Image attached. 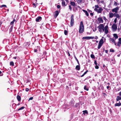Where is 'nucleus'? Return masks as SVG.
Returning a JSON list of instances; mask_svg holds the SVG:
<instances>
[{
	"label": "nucleus",
	"instance_id": "nucleus-34",
	"mask_svg": "<svg viewBox=\"0 0 121 121\" xmlns=\"http://www.w3.org/2000/svg\"><path fill=\"white\" fill-rule=\"evenodd\" d=\"M3 7H6V6L5 5H3L1 6L0 7L1 8Z\"/></svg>",
	"mask_w": 121,
	"mask_h": 121
},
{
	"label": "nucleus",
	"instance_id": "nucleus-55",
	"mask_svg": "<svg viewBox=\"0 0 121 121\" xmlns=\"http://www.w3.org/2000/svg\"><path fill=\"white\" fill-rule=\"evenodd\" d=\"M34 52H37V50L36 49L35 50Z\"/></svg>",
	"mask_w": 121,
	"mask_h": 121
},
{
	"label": "nucleus",
	"instance_id": "nucleus-38",
	"mask_svg": "<svg viewBox=\"0 0 121 121\" xmlns=\"http://www.w3.org/2000/svg\"><path fill=\"white\" fill-rule=\"evenodd\" d=\"M95 8H99L98 5H95Z\"/></svg>",
	"mask_w": 121,
	"mask_h": 121
},
{
	"label": "nucleus",
	"instance_id": "nucleus-27",
	"mask_svg": "<svg viewBox=\"0 0 121 121\" xmlns=\"http://www.w3.org/2000/svg\"><path fill=\"white\" fill-rule=\"evenodd\" d=\"M78 3H81L82 0H76Z\"/></svg>",
	"mask_w": 121,
	"mask_h": 121
},
{
	"label": "nucleus",
	"instance_id": "nucleus-52",
	"mask_svg": "<svg viewBox=\"0 0 121 121\" xmlns=\"http://www.w3.org/2000/svg\"><path fill=\"white\" fill-rule=\"evenodd\" d=\"M87 72V71H86L85 72V73H84V74H86V73Z\"/></svg>",
	"mask_w": 121,
	"mask_h": 121
},
{
	"label": "nucleus",
	"instance_id": "nucleus-1",
	"mask_svg": "<svg viewBox=\"0 0 121 121\" xmlns=\"http://www.w3.org/2000/svg\"><path fill=\"white\" fill-rule=\"evenodd\" d=\"M84 28L83 25V22L82 21L80 22V26L79 32L80 33H82L84 31Z\"/></svg>",
	"mask_w": 121,
	"mask_h": 121
},
{
	"label": "nucleus",
	"instance_id": "nucleus-62",
	"mask_svg": "<svg viewBox=\"0 0 121 121\" xmlns=\"http://www.w3.org/2000/svg\"><path fill=\"white\" fill-rule=\"evenodd\" d=\"M36 4H37L36 2L37 1V0H36Z\"/></svg>",
	"mask_w": 121,
	"mask_h": 121
},
{
	"label": "nucleus",
	"instance_id": "nucleus-13",
	"mask_svg": "<svg viewBox=\"0 0 121 121\" xmlns=\"http://www.w3.org/2000/svg\"><path fill=\"white\" fill-rule=\"evenodd\" d=\"M110 41L111 43H113L115 44V45H116V43L115 42V41L112 38H110Z\"/></svg>",
	"mask_w": 121,
	"mask_h": 121
},
{
	"label": "nucleus",
	"instance_id": "nucleus-2",
	"mask_svg": "<svg viewBox=\"0 0 121 121\" xmlns=\"http://www.w3.org/2000/svg\"><path fill=\"white\" fill-rule=\"evenodd\" d=\"M99 31L100 32H103L104 30V25L103 24H100L97 27Z\"/></svg>",
	"mask_w": 121,
	"mask_h": 121
},
{
	"label": "nucleus",
	"instance_id": "nucleus-63",
	"mask_svg": "<svg viewBox=\"0 0 121 121\" xmlns=\"http://www.w3.org/2000/svg\"><path fill=\"white\" fill-rule=\"evenodd\" d=\"M96 43H98V41H96Z\"/></svg>",
	"mask_w": 121,
	"mask_h": 121
},
{
	"label": "nucleus",
	"instance_id": "nucleus-45",
	"mask_svg": "<svg viewBox=\"0 0 121 121\" xmlns=\"http://www.w3.org/2000/svg\"><path fill=\"white\" fill-rule=\"evenodd\" d=\"M94 63L96 65H97V63L96 60L94 62Z\"/></svg>",
	"mask_w": 121,
	"mask_h": 121
},
{
	"label": "nucleus",
	"instance_id": "nucleus-6",
	"mask_svg": "<svg viewBox=\"0 0 121 121\" xmlns=\"http://www.w3.org/2000/svg\"><path fill=\"white\" fill-rule=\"evenodd\" d=\"M74 21L73 15H72L71 17L70 25L71 26H73V25Z\"/></svg>",
	"mask_w": 121,
	"mask_h": 121
},
{
	"label": "nucleus",
	"instance_id": "nucleus-36",
	"mask_svg": "<svg viewBox=\"0 0 121 121\" xmlns=\"http://www.w3.org/2000/svg\"><path fill=\"white\" fill-rule=\"evenodd\" d=\"M33 5L34 7H36V5H37V4H35L33 3Z\"/></svg>",
	"mask_w": 121,
	"mask_h": 121
},
{
	"label": "nucleus",
	"instance_id": "nucleus-26",
	"mask_svg": "<svg viewBox=\"0 0 121 121\" xmlns=\"http://www.w3.org/2000/svg\"><path fill=\"white\" fill-rule=\"evenodd\" d=\"M84 89L87 91H88V88L86 86H84Z\"/></svg>",
	"mask_w": 121,
	"mask_h": 121
},
{
	"label": "nucleus",
	"instance_id": "nucleus-60",
	"mask_svg": "<svg viewBox=\"0 0 121 121\" xmlns=\"http://www.w3.org/2000/svg\"><path fill=\"white\" fill-rule=\"evenodd\" d=\"M77 61L78 63V64L79 62V61H78H78Z\"/></svg>",
	"mask_w": 121,
	"mask_h": 121
},
{
	"label": "nucleus",
	"instance_id": "nucleus-37",
	"mask_svg": "<svg viewBox=\"0 0 121 121\" xmlns=\"http://www.w3.org/2000/svg\"><path fill=\"white\" fill-rule=\"evenodd\" d=\"M95 68L96 69H98L99 68V67L97 65H96V66H95Z\"/></svg>",
	"mask_w": 121,
	"mask_h": 121
},
{
	"label": "nucleus",
	"instance_id": "nucleus-64",
	"mask_svg": "<svg viewBox=\"0 0 121 121\" xmlns=\"http://www.w3.org/2000/svg\"><path fill=\"white\" fill-rule=\"evenodd\" d=\"M120 28H121V26H120Z\"/></svg>",
	"mask_w": 121,
	"mask_h": 121
},
{
	"label": "nucleus",
	"instance_id": "nucleus-30",
	"mask_svg": "<svg viewBox=\"0 0 121 121\" xmlns=\"http://www.w3.org/2000/svg\"><path fill=\"white\" fill-rule=\"evenodd\" d=\"M24 107H21V108H19V109H18V110L19 111V110H21L23 109H24Z\"/></svg>",
	"mask_w": 121,
	"mask_h": 121
},
{
	"label": "nucleus",
	"instance_id": "nucleus-47",
	"mask_svg": "<svg viewBox=\"0 0 121 121\" xmlns=\"http://www.w3.org/2000/svg\"><path fill=\"white\" fill-rule=\"evenodd\" d=\"M26 91H28L29 90V89L27 88H26L25 89Z\"/></svg>",
	"mask_w": 121,
	"mask_h": 121
},
{
	"label": "nucleus",
	"instance_id": "nucleus-58",
	"mask_svg": "<svg viewBox=\"0 0 121 121\" xmlns=\"http://www.w3.org/2000/svg\"><path fill=\"white\" fill-rule=\"evenodd\" d=\"M13 58L14 59H16L17 58V57H14Z\"/></svg>",
	"mask_w": 121,
	"mask_h": 121
},
{
	"label": "nucleus",
	"instance_id": "nucleus-46",
	"mask_svg": "<svg viewBox=\"0 0 121 121\" xmlns=\"http://www.w3.org/2000/svg\"><path fill=\"white\" fill-rule=\"evenodd\" d=\"M98 39V37L96 36L95 37H94V39Z\"/></svg>",
	"mask_w": 121,
	"mask_h": 121
},
{
	"label": "nucleus",
	"instance_id": "nucleus-22",
	"mask_svg": "<svg viewBox=\"0 0 121 121\" xmlns=\"http://www.w3.org/2000/svg\"><path fill=\"white\" fill-rule=\"evenodd\" d=\"M17 98L18 100L19 101H20L21 99V98L20 96L19 95H18L17 96Z\"/></svg>",
	"mask_w": 121,
	"mask_h": 121
},
{
	"label": "nucleus",
	"instance_id": "nucleus-11",
	"mask_svg": "<svg viewBox=\"0 0 121 121\" xmlns=\"http://www.w3.org/2000/svg\"><path fill=\"white\" fill-rule=\"evenodd\" d=\"M42 19V17H37L36 19V22H39Z\"/></svg>",
	"mask_w": 121,
	"mask_h": 121
},
{
	"label": "nucleus",
	"instance_id": "nucleus-19",
	"mask_svg": "<svg viewBox=\"0 0 121 121\" xmlns=\"http://www.w3.org/2000/svg\"><path fill=\"white\" fill-rule=\"evenodd\" d=\"M114 37L115 38V39L118 38V36L116 34H114L113 35Z\"/></svg>",
	"mask_w": 121,
	"mask_h": 121
},
{
	"label": "nucleus",
	"instance_id": "nucleus-20",
	"mask_svg": "<svg viewBox=\"0 0 121 121\" xmlns=\"http://www.w3.org/2000/svg\"><path fill=\"white\" fill-rule=\"evenodd\" d=\"M116 100L117 101H118L120 100H121V97L119 96H117V98Z\"/></svg>",
	"mask_w": 121,
	"mask_h": 121
},
{
	"label": "nucleus",
	"instance_id": "nucleus-31",
	"mask_svg": "<svg viewBox=\"0 0 121 121\" xmlns=\"http://www.w3.org/2000/svg\"><path fill=\"white\" fill-rule=\"evenodd\" d=\"M91 57L93 58H95V56L93 54H91Z\"/></svg>",
	"mask_w": 121,
	"mask_h": 121
},
{
	"label": "nucleus",
	"instance_id": "nucleus-32",
	"mask_svg": "<svg viewBox=\"0 0 121 121\" xmlns=\"http://www.w3.org/2000/svg\"><path fill=\"white\" fill-rule=\"evenodd\" d=\"M117 18H116L114 20V24H115V23H116L117 21Z\"/></svg>",
	"mask_w": 121,
	"mask_h": 121
},
{
	"label": "nucleus",
	"instance_id": "nucleus-57",
	"mask_svg": "<svg viewBox=\"0 0 121 121\" xmlns=\"http://www.w3.org/2000/svg\"><path fill=\"white\" fill-rule=\"evenodd\" d=\"M2 72L1 71H0V74H1V73ZM2 76L1 75H0V76Z\"/></svg>",
	"mask_w": 121,
	"mask_h": 121
},
{
	"label": "nucleus",
	"instance_id": "nucleus-9",
	"mask_svg": "<svg viewBox=\"0 0 121 121\" xmlns=\"http://www.w3.org/2000/svg\"><path fill=\"white\" fill-rule=\"evenodd\" d=\"M98 21L99 23H103V21L101 17H99L98 19Z\"/></svg>",
	"mask_w": 121,
	"mask_h": 121
},
{
	"label": "nucleus",
	"instance_id": "nucleus-10",
	"mask_svg": "<svg viewBox=\"0 0 121 121\" xmlns=\"http://www.w3.org/2000/svg\"><path fill=\"white\" fill-rule=\"evenodd\" d=\"M118 40L119 41L117 42V45L119 47H120L121 45V38H119Z\"/></svg>",
	"mask_w": 121,
	"mask_h": 121
},
{
	"label": "nucleus",
	"instance_id": "nucleus-42",
	"mask_svg": "<svg viewBox=\"0 0 121 121\" xmlns=\"http://www.w3.org/2000/svg\"><path fill=\"white\" fill-rule=\"evenodd\" d=\"M107 89L108 90H110L111 89V88L109 86H107Z\"/></svg>",
	"mask_w": 121,
	"mask_h": 121
},
{
	"label": "nucleus",
	"instance_id": "nucleus-4",
	"mask_svg": "<svg viewBox=\"0 0 121 121\" xmlns=\"http://www.w3.org/2000/svg\"><path fill=\"white\" fill-rule=\"evenodd\" d=\"M112 28L113 31H116L117 28V25L115 24H113L112 26Z\"/></svg>",
	"mask_w": 121,
	"mask_h": 121
},
{
	"label": "nucleus",
	"instance_id": "nucleus-25",
	"mask_svg": "<svg viewBox=\"0 0 121 121\" xmlns=\"http://www.w3.org/2000/svg\"><path fill=\"white\" fill-rule=\"evenodd\" d=\"M83 114H85V113L87 114L88 113L87 111L86 110L83 111Z\"/></svg>",
	"mask_w": 121,
	"mask_h": 121
},
{
	"label": "nucleus",
	"instance_id": "nucleus-61",
	"mask_svg": "<svg viewBox=\"0 0 121 121\" xmlns=\"http://www.w3.org/2000/svg\"><path fill=\"white\" fill-rule=\"evenodd\" d=\"M107 84L108 85H109V83H108Z\"/></svg>",
	"mask_w": 121,
	"mask_h": 121
},
{
	"label": "nucleus",
	"instance_id": "nucleus-39",
	"mask_svg": "<svg viewBox=\"0 0 121 121\" xmlns=\"http://www.w3.org/2000/svg\"><path fill=\"white\" fill-rule=\"evenodd\" d=\"M69 9H70V11H71L72 10V8L70 5H69Z\"/></svg>",
	"mask_w": 121,
	"mask_h": 121
},
{
	"label": "nucleus",
	"instance_id": "nucleus-40",
	"mask_svg": "<svg viewBox=\"0 0 121 121\" xmlns=\"http://www.w3.org/2000/svg\"><path fill=\"white\" fill-rule=\"evenodd\" d=\"M103 19L104 20H105V21H106V20H107L106 17H105L104 16L103 17Z\"/></svg>",
	"mask_w": 121,
	"mask_h": 121
},
{
	"label": "nucleus",
	"instance_id": "nucleus-29",
	"mask_svg": "<svg viewBox=\"0 0 121 121\" xmlns=\"http://www.w3.org/2000/svg\"><path fill=\"white\" fill-rule=\"evenodd\" d=\"M62 5H65V3L64 1L62 0Z\"/></svg>",
	"mask_w": 121,
	"mask_h": 121
},
{
	"label": "nucleus",
	"instance_id": "nucleus-44",
	"mask_svg": "<svg viewBox=\"0 0 121 121\" xmlns=\"http://www.w3.org/2000/svg\"><path fill=\"white\" fill-rule=\"evenodd\" d=\"M33 99V97H30V98L29 99V101L30 100H32Z\"/></svg>",
	"mask_w": 121,
	"mask_h": 121
},
{
	"label": "nucleus",
	"instance_id": "nucleus-15",
	"mask_svg": "<svg viewBox=\"0 0 121 121\" xmlns=\"http://www.w3.org/2000/svg\"><path fill=\"white\" fill-rule=\"evenodd\" d=\"M59 14V12L58 11H56L54 13V17L56 18Z\"/></svg>",
	"mask_w": 121,
	"mask_h": 121
},
{
	"label": "nucleus",
	"instance_id": "nucleus-48",
	"mask_svg": "<svg viewBox=\"0 0 121 121\" xmlns=\"http://www.w3.org/2000/svg\"><path fill=\"white\" fill-rule=\"evenodd\" d=\"M57 8H58V9H59L60 7V5H58L57 6Z\"/></svg>",
	"mask_w": 121,
	"mask_h": 121
},
{
	"label": "nucleus",
	"instance_id": "nucleus-56",
	"mask_svg": "<svg viewBox=\"0 0 121 121\" xmlns=\"http://www.w3.org/2000/svg\"><path fill=\"white\" fill-rule=\"evenodd\" d=\"M85 74H84V73H83V74L81 76V77H83Z\"/></svg>",
	"mask_w": 121,
	"mask_h": 121
},
{
	"label": "nucleus",
	"instance_id": "nucleus-23",
	"mask_svg": "<svg viewBox=\"0 0 121 121\" xmlns=\"http://www.w3.org/2000/svg\"><path fill=\"white\" fill-rule=\"evenodd\" d=\"M76 68L78 70H79L80 69V67L79 65H77L76 66Z\"/></svg>",
	"mask_w": 121,
	"mask_h": 121
},
{
	"label": "nucleus",
	"instance_id": "nucleus-12",
	"mask_svg": "<svg viewBox=\"0 0 121 121\" xmlns=\"http://www.w3.org/2000/svg\"><path fill=\"white\" fill-rule=\"evenodd\" d=\"M103 10V9L102 8L99 7L97 13H101Z\"/></svg>",
	"mask_w": 121,
	"mask_h": 121
},
{
	"label": "nucleus",
	"instance_id": "nucleus-35",
	"mask_svg": "<svg viewBox=\"0 0 121 121\" xmlns=\"http://www.w3.org/2000/svg\"><path fill=\"white\" fill-rule=\"evenodd\" d=\"M68 33L67 31L66 30H65L64 34L65 35H66Z\"/></svg>",
	"mask_w": 121,
	"mask_h": 121
},
{
	"label": "nucleus",
	"instance_id": "nucleus-28",
	"mask_svg": "<svg viewBox=\"0 0 121 121\" xmlns=\"http://www.w3.org/2000/svg\"><path fill=\"white\" fill-rule=\"evenodd\" d=\"M14 63L13 61H11L10 63V65L13 66L14 65Z\"/></svg>",
	"mask_w": 121,
	"mask_h": 121
},
{
	"label": "nucleus",
	"instance_id": "nucleus-51",
	"mask_svg": "<svg viewBox=\"0 0 121 121\" xmlns=\"http://www.w3.org/2000/svg\"><path fill=\"white\" fill-rule=\"evenodd\" d=\"M90 15L91 16H93V13H90Z\"/></svg>",
	"mask_w": 121,
	"mask_h": 121
},
{
	"label": "nucleus",
	"instance_id": "nucleus-5",
	"mask_svg": "<svg viewBox=\"0 0 121 121\" xmlns=\"http://www.w3.org/2000/svg\"><path fill=\"white\" fill-rule=\"evenodd\" d=\"M94 38V37L86 36L83 37L82 38L83 39L88 40L90 39H93Z\"/></svg>",
	"mask_w": 121,
	"mask_h": 121
},
{
	"label": "nucleus",
	"instance_id": "nucleus-49",
	"mask_svg": "<svg viewBox=\"0 0 121 121\" xmlns=\"http://www.w3.org/2000/svg\"><path fill=\"white\" fill-rule=\"evenodd\" d=\"M119 95L121 96V91L119 93Z\"/></svg>",
	"mask_w": 121,
	"mask_h": 121
},
{
	"label": "nucleus",
	"instance_id": "nucleus-59",
	"mask_svg": "<svg viewBox=\"0 0 121 121\" xmlns=\"http://www.w3.org/2000/svg\"><path fill=\"white\" fill-rule=\"evenodd\" d=\"M68 54H69V56H70V54H69V52L68 53Z\"/></svg>",
	"mask_w": 121,
	"mask_h": 121
},
{
	"label": "nucleus",
	"instance_id": "nucleus-54",
	"mask_svg": "<svg viewBox=\"0 0 121 121\" xmlns=\"http://www.w3.org/2000/svg\"><path fill=\"white\" fill-rule=\"evenodd\" d=\"M75 59H76V61H78V60L77 59V58L76 57H75Z\"/></svg>",
	"mask_w": 121,
	"mask_h": 121
},
{
	"label": "nucleus",
	"instance_id": "nucleus-8",
	"mask_svg": "<svg viewBox=\"0 0 121 121\" xmlns=\"http://www.w3.org/2000/svg\"><path fill=\"white\" fill-rule=\"evenodd\" d=\"M104 28L105 33L106 34H107L108 32V25H106Z\"/></svg>",
	"mask_w": 121,
	"mask_h": 121
},
{
	"label": "nucleus",
	"instance_id": "nucleus-16",
	"mask_svg": "<svg viewBox=\"0 0 121 121\" xmlns=\"http://www.w3.org/2000/svg\"><path fill=\"white\" fill-rule=\"evenodd\" d=\"M114 15V14H113L112 13L110 12L109 13V18H112Z\"/></svg>",
	"mask_w": 121,
	"mask_h": 121
},
{
	"label": "nucleus",
	"instance_id": "nucleus-7",
	"mask_svg": "<svg viewBox=\"0 0 121 121\" xmlns=\"http://www.w3.org/2000/svg\"><path fill=\"white\" fill-rule=\"evenodd\" d=\"M119 8L118 7H117L112 9V12H115L117 13L118 10H119Z\"/></svg>",
	"mask_w": 121,
	"mask_h": 121
},
{
	"label": "nucleus",
	"instance_id": "nucleus-33",
	"mask_svg": "<svg viewBox=\"0 0 121 121\" xmlns=\"http://www.w3.org/2000/svg\"><path fill=\"white\" fill-rule=\"evenodd\" d=\"M110 52H114V50L111 49L110 50Z\"/></svg>",
	"mask_w": 121,
	"mask_h": 121
},
{
	"label": "nucleus",
	"instance_id": "nucleus-14",
	"mask_svg": "<svg viewBox=\"0 0 121 121\" xmlns=\"http://www.w3.org/2000/svg\"><path fill=\"white\" fill-rule=\"evenodd\" d=\"M15 21V19H14L13 20V21L11 22L10 23V25H11V28H10V29H11V30H12V28L13 27V24H14V22Z\"/></svg>",
	"mask_w": 121,
	"mask_h": 121
},
{
	"label": "nucleus",
	"instance_id": "nucleus-21",
	"mask_svg": "<svg viewBox=\"0 0 121 121\" xmlns=\"http://www.w3.org/2000/svg\"><path fill=\"white\" fill-rule=\"evenodd\" d=\"M121 105V103H117L115 104V106H119Z\"/></svg>",
	"mask_w": 121,
	"mask_h": 121
},
{
	"label": "nucleus",
	"instance_id": "nucleus-17",
	"mask_svg": "<svg viewBox=\"0 0 121 121\" xmlns=\"http://www.w3.org/2000/svg\"><path fill=\"white\" fill-rule=\"evenodd\" d=\"M115 16L116 17V18H120V16L119 14L117 13H114Z\"/></svg>",
	"mask_w": 121,
	"mask_h": 121
},
{
	"label": "nucleus",
	"instance_id": "nucleus-24",
	"mask_svg": "<svg viewBox=\"0 0 121 121\" xmlns=\"http://www.w3.org/2000/svg\"><path fill=\"white\" fill-rule=\"evenodd\" d=\"M70 4L73 6H74L75 4V3L74 2L72 1L70 2Z\"/></svg>",
	"mask_w": 121,
	"mask_h": 121
},
{
	"label": "nucleus",
	"instance_id": "nucleus-43",
	"mask_svg": "<svg viewBox=\"0 0 121 121\" xmlns=\"http://www.w3.org/2000/svg\"><path fill=\"white\" fill-rule=\"evenodd\" d=\"M94 10L97 12V11H98V9H97V8H95V9H94Z\"/></svg>",
	"mask_w": 121,
	"mask_h": 121
},
{
	"label": "nucleus",
	"instance_id": "nucleus-50",
	"mask_svg": "<svg viewBox=\"0 0 121 121\" xmlns=\"http://www.w3.org/2000/svg\"><path fill=\"white\" fill-rule=\"evenodd\" d=\"M108 52V51L107 50H105V52L106 53H107Z\"/></svg>",
	"mask_w": 121,
	"mask_h": 121
},
{
	"label": "nucleus",
	"instance_id": "nucleus-3",
	"mask_svg": "<svg viewBox=\"0 0 121 121\" xmlns=\"http://www.w3.org/2000/svg\"><path fill=\"white\" fill-rule=\"evenodd\" d=\"M104 43V42L103 39H101L99 42L98 48V49H99L102 46L103 44Z\"/></svg>",
	"mask_w": 121,
	"mask_h": 121
},
{
	"label": "nucleus",
	"instance_id": "nucleus-41",
	"mask_svg": "<svg viewBox=\"0 0 121 121\" xmlns=\"http://www.w3.org/2000/svg\"><path fill=\"white\" fill-rule=\"evenodd\" d=\"M117 4V3L116 2H114V5L116 6Z\"/></svg>",
	"mask_w": 121,
	"mask_h": 121
},
{
	"label": "nucleus",
	"instance_id": "nucleus-53",
	"mask_svg": "<svg viewBox=\"0 0 121 121\" xmlns=\"http://www.w3.org/2000/svg\"><path fill=\"white\" fill-rule=\"evenodd\" d=\"M88 11L89 12H91V10H89V9H88Z\"/></svg>",
	"mask_w": 121,
	"mask_h": 121
},
{
	"label": "nucleus",
	"instance_id": "nucleus-18",
	"mask_svg": "<svg viewBox=\"0 0 121 121\" xmlns=\"http://www.w3.org/2000/svg\"><path fill=\"white\" fill-rule=\"evenodd\" d=\"M83 11L85 13V14L87 16H88L89 14L87 11L85 10L84 9L83 10Z\"/></svg>",
	"mask_w": 121,
	"mask_h": 121
}]
</instances>
